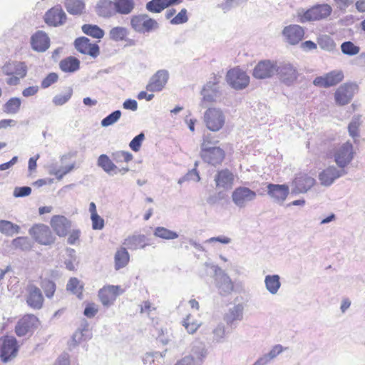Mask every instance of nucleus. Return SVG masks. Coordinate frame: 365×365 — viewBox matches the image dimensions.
<instances>
[{"label": "nucleus", "mask_w": 365, "mask_h": 365, "mask_svg": "<svg viewBox=\"0 0 365 365\" xmlns=\"http://www.w3.org/2000/svg\"><path fill=\"white\" fill-rule=\"evenodd\" d=\"M277 62L271 60L260 61L253 69L252 75L257 79L272 78L276 74Z\"/></svg>", "instance_id": "15"}, {"label": "nucleus", "mask_w": 365, "mask_h": 365, "mask_svg": "<svg viewBox=\"0 0 365 365\" xmlns=\"http://www.w3.org/2000/svg\"><path fill=\"white\" fill-rule=\"evenodd\" d=\"M20 232V227L9 220H0V232L6 236H13Z\"/></svg>", "instance_id": "42"}, {"label": "nucleus", "mask_w": 365, "mask_h": 365, "mask_svg": "<svg viewBox=\"0 0 365 365\" xmlns=\"http://www.w3.org/2000/svg\"><path fill=\"white\" fill-rule=\"evenodd\" d=\"M226 80L227 83L235 90L245 88L250 83V77L245 71L235 68L227 73Z\"/></svg>", "instance_id": "10"}, {"label": "nucleus", "mask_w": 365, "mask_h": 365, "mask_svg": "<svg viewBox=\"0 0 365 365\" xmlns=\"http://www.w3.org/2000/svg\"><path fill=\"white\" fill-rule=\"evenodd\" d=\"M115 269L118 270L125 267L129 262L130 256L125 247H121L115 254Z\"/></svg>", "instance_id": "37"}, {"label": "nucleus", "mask_w": 365, "mask_h": 365, "mask_svg": "<svg viewBox=\"0 0 365 365\" xmlns=\"http://www.w3.org/2000/svg\"><path fill=\"white\" fill-rule=\"evenodd\" d=\"M284 351V347L281 344L274 345L272 349L267 353L265 354L268 358L272 361L278 355H279Z\"/></svg>", "instance_id": "64"}, {"label": "nucleus", "mask_w": 365, "mask_h": 365, "mask_svg": "<svg viewBox=\"0 0 365 365\" xmlns=\"http://www.w3.org/2000/svg\"><path fill=\"white\" fill-rule=\"evenodd\" d=\"M316 180L307 174H299L292 182L294 187L292 192L294 194L307 192L314 185Z\"/></svg>", "instance_id": "26"}, {"label": "nucleus", "mask_w": 365, "mask_h": 365, "mask_svg": "<svg viewBox=\"0 0 365 365\" xmlns=\"http://www.w3.org/2000/svg\"><path fill=\"white\" fill-rule=\"evenodd\" d=\"M1 69L6 76H19L20 78H24L27 74V66L25 62L22 61L7 62Z\"/></svg>", "instance_id": "27"}, {"label": "nucleus", "mask_w": 365, "mask_h": 365, "mask_svg": "<svg viewBox=\"0 0 365 365\" xmlns=\"http://www.w3.org/2000/svg\"><path fill=\"white\" fill-rule=\"evenodd\" d=\"M144 139L145 135L143 133H140L135 136L129 143L130 149L134 152H138L140 150Z\"/></svg>", "instance_id": "58"}, {"label": "nucleus", "mask_w": 365, "mask_h": 365, "mask_svg": "<svg viewBox=\"0 0 365 365\" xmlns=\"http://www.w3.org/2000/svg\"><path fill=\"white\" fill-rule=\"evenodd\" d=\"M51 226L58 236L65 237L71 227V222L63 215H54L51 219Z\"/></svg>", "instance_id": "25"}, {"label": "nucleus", "mask_w": 365, "mask_h": 365, "mask_svg": "<svg viewBox=\"0 0 365 365\" xmlns=\"http://www.w3.org/2000/svg\"><path fill=\"white\" fill-rule=\"evenodd\" d=\"M182 326L185 327L189 334H194L200 327V323H198L190 315H188L183 319Z\"/></svg>", "instance_id": "51"}, {"label": "nucleus", "mask_w": 365, "mask_h": 365, "mask_svg": "<svg viewBox=\"0 0 365 365\" xmlns=\"http://www.w3.org/2000/svg\"><path fill=\"white\" fill-rule=\"evenodd\" d=\"M120 287L115 285L104 286L98 291V297L104 307L111 306L115 301L119 293Z\"/></svg>", "instance_id": "22"}, {"label": "nucleus", "mask_w": 365, "mask_h": 365, "mask_svg": "<svg viewBox=\"0 0 365 365\" xmlns=\"http://www.w3.org/2000/svg\"><path fill=\"white\" fill-rule=\"evenodd\" d=\"M115 11L121 15L130 14L135 8L134 0H115Z\"/></svg>", "instance_id": "35"}, {"label": "nucleus", "mask_w": 365, "mask_h": 365, "mask_svg": "<svg viewBox=\"0 0 365 365\" xmlns=\"http://www.w3.org/2000/svg\"><path fill=\"white\" fill-rule=\"evenodd\" d=\"M66 289L68 291L77 295L79 299L81 298L83 286L76 277H72L69 279L66 285Z\"/></svg>", "instance_id": "46"}, {"label": "nucleus", "mask_w": 365, "mask_h": 365, "mask_svg": "<svg viewBox=\"0 0 365 365\" xmlns=\"http://www.w3.org/2000/svg\"><path fill=\"white\" fill-rule=\"evenodd\" d=\"M212 341L215 343H221L225 337V327L222 323L218 324L212 330Z\"/></svg>", "instance_id": "53"}, {"label": "nucleus", "mask_w": 365, "mask_h": 365, "mask_svg": "<svg viewBox=\"0 0 365 365\" xmlns=\"http://www.w3.org/2000/svg\"><path fill=\"white\" fill-rule=\"evenodd\" d=\"M11 243L14 248L22 251L29 250L32 247L30 240L26 237H16L12 240Z\"/></svg>", "instance_id": "49"}, {"label": "nucleus", "mask_w": 365, "mask_h": 365, "mask_svg": "<svg viewBox=\"0 0 365 365\" xmlns=\"http://www.w3.org/2000/svg\"><path fill=\"white\" fill-rule=\"evenodd\" d=\"M92 221V228L93 230H101L104 227V220L98 214H93L91 216Z\"/></svg>", "instance_id": "62"}, {"label": "nucleus", "mask_w": 365, "mask_h": 365, "mask_svg": "<svg viewBox=\"0 0 365 365\" xmlns=\"http://www.w3.org/2000/svg\"><path fill=\"white\" fill-rule=\"evenodd\" d=\"M359 91L355 82H346L341 84L334 93L336 104L340 106L349 104Z\"/></svg>", "instance_id": "4"}, {"label": "nucleus", "mask_w": 365, "mask_h": 365, "mask_svg": "<svg viewBox=\"0 0 365 365\" xmlns=\"http://www.w3.org/2000/svg\"><path fill=\"white\" fill-rule=\"evenodd\" d=\"M111 158L113 159L114 163H119L123 162L128 163L133 160V156L130 152L118 150L112 153Z\"/></svg>", "instance_id": "48"}, {"label": "nucleus", "mask_w": 365, "mask_h": 365, "mask_svg": "<svg viewBox=\"0 0 365 365\" xmlns=\"http://www.w3.org/2000/svg\"><path fill=\"white\" fill-rule=\"evenodd\" d=\"M361 123V115H355L352 117L351 120L348 125V131L349 135L351 136L353 138L359 136V128Z\"/></svg>", "instance_id": "47"}, {"label": "nucleus", "mask_w": 365, "mask_h": 365, "mask_svg": "<svg viewBox=\"0 0 365 365\" xmlns=\"http://www.w3.org/2000/svg\"><path fill=\"white\" fill-rule=\"evenodd\" d=\"M38 318L34 314H27L22 317L15 327V332L19 336H24L31 333L37 327Z\"/></svg>", "instance_id": "18"}, {"label": "nucleus", "mask_w": 365, "mask_h": 365, "mask_svg": "<svg viewBox=\"0 0 365 365\" xmlns=\"http://www.w3.org/2000/svg\"><path fill=\"white\" fill-rule=\"evenodd\" d=\"M58 76L56 73H50L41 81V86L42 88H47L51 85L57 82Z\"/></svg>", "instance_id": "59"}, {"label": "nucleus", "mask_w": 365, "mask_h": 365, "mask_svg": "<svg viewBox=\"0 0 365 365\" xmlns=\"http://www.w3.org/2000/svg\"><path fill=\"white\" fill-rule=\"evenodd\" d=\"M354 158V147L351 143L346 142L336 148L333 153L334 161L341 169L346 170V167Z\"/></svg>", "instance_id": "3"}, {"label": "nucleus", "mask_w": 365, "mask_h": 365, "mask_svg": "<svg viewBox=\"0 0 365 365\" xmlns=\"http://www.w3.org/2000/svg\"><path fill=\"white\" fill-rule=\"evenodd\" d=\"M75 48L83 54H88L96 58L100 54V47L96 43H91L88 38L78 37L74 41Z\"/></svg>", "instance_id": "19"}, {"label": "nucleus", "mask_w": 365, "mask_h": 365, "mask_svg": "<svg viewBox=\"0 0 365 365\" xmlns=\"http://www.w3.org/2000/svg\"><path fill=\"white\" fill-rule=\"evenodd\" d=\"M29 233L36 242L43 245H51L56 240L50 228L43 224L34 225L29 229Z\"/></svg>", "instance_id": "8"}, {"label": "nucleus", "mask_w": 365, "mask_h": 365, "mask_svg": "<svg viewBox=\"0 0 365 365\" xmlns=\"http://www.w3.org/2000/svg\"><path fill=\"white\" fill-rule=\"evenodd\" d=\"M234 175L228 169H223L217 171L215 175L216 187L227 190L232 188L234 183Z\"/></svg>", "instance_id": "29"}, {"label": "nucleus", "mask_w": 365, "mask_h": 365, "mask_svg": "<svg viewBox=\"0 0 365 365\" xmlns=\"http://www.w3.org/2000/svg\"><path fill=\"white\" fill-rule=\"evenodd\" d=\"M59 67L65 73H74L80 68V61L74 56H68L60 61Z\"/></svg>", "instance_id": "34"}, {"label": "nucleus", "mask_w": 365, "mask_h": 365, "mask_svg": "<svg viewBox=\"0 0 365 365\" xmlns=\"http://www.w3.org/2000/svg\"><path fill=\"white\" fill-rule=\"evenodd\" d=\"M96 12L101 17L113 16L115 13L114 2L110 0H99L96 6Z\"/></svg>", "instance_id": "31"}, {"label": "nucleus", "mask_w": 365, "mask_h": 365, "mask_svg": "<svg viewBox=\"0 0 365 365\" xmlns=\"http://www.w3.org/2000/svg\"><path fill=\"white\" fill-rule=\"evenodd\" d=\"M44 20L49 26H58L66 22V14L61 6H56L46 11Z\"/></svg>", "instance_id": "24"}, {"label": "nucleus", "mask_w": 365, "mask_h": 365, "mask_svg": "<svg viewBox=\"0 0 365 365\" xmlns=\"http://www.w3.org/2000/svg\"><path fill=\"white\" fill-rule=\"evenodd\" d=\"M120 116L121 111L120 110H116L105 117L101 120V124L103 127L112 125L120 119Z\"/></svg>", "instance_id": "52"}, {"label": "nucleus", "mask_w": 365, "mask_h": 365, "mask_svg": "<svg viewBox=\"0 0 365 365\" xmlns=\"http://www.w3.org/2000/svg\"><path fill=\"white\" fill-rule=\"evenodd\" d=\"M201 95L202 96V103L215 101L217 96L216 83L208 82L205 85L202 89Z\"/></svg>", "instance_id": "38"}, {"label": "nucleus", "mask_w": 365, "mask_h": 365, "mask_svg": "<svg viewBox=\"0 0 365 365\" xmlns=\"http://www.w3.org/2000/svg\"><path fill=\"white\" fill-rule=\"evenodd\" d=\"M97 165L109 175L117 174L118 167L112 158L106 154H101L97 160Z\"/></svg>", "instance_id": "32"}, {"label": "nucleus", "mask_w": 365, "mask_h": 365, "mask_svg": "<svg viewBox=\"0 0 365 365\" xmlns=\"http://www.w3.org/2000/svg\"><path fill=\"white\" fill-rule=\"evenodd\" d=\"M31 46L34 51L44 52L49 48L50 38L45 32L38 31L31 37Z\"/></svg>", "instance_id": "28"}, {"label": "nucleus", "mask_w": 365, "mask_h": 365, "mask_svg": "<svg viewBox=\"0 0 365 365\" xmlns=\"http://www.w3.org/2000/svg\"><path fill=\"white\" fill-rule=\"evenodd\" d=\"M73 96V88L71 87H68L65 89V91L61 93L56 94L53 96L52 99V103L56 106H61L65 105L69 100Z\"/></svg>", "instance_id": "44"}, {"label": "nucleus", "mask_w": 365, "mask_h": 365, "mask_svg": "<svg viewBox=\"0 0 365 365\" xmlns=\"http://www.w3.org/2000/svg\"><path fill=\"white\" fill-rule=\"evenodd\" d=\"M256 197V192L245 186L236 187L232 193V202L239 208L245 207L249 202L254 201Z\"/></svg>", "instance_id": "11"}, {"label": "nucleus", "mask_w": 365, "mask_h": 365, "mask_svg": "<svg viewBox=\"0 0 365 365\" xmlns=\"http://www.w3.org/2000/svg\"><path fill=\"white\" fill-rule=\"evenodd\" d=\"M153 235L163 240H175L178 237V234L164 227H156L153 231Z\"/></svg>", "instance_id": "45"}, {"label": "nucleus", "mask_w": 365, "mask_h": 365, "mask_svg": "<svg viewBox=\"0 0 365 365\" xmlns=\"http://www.w3.org/2000/svg\"><path fill=\"white\" fill-rule=\"evenodd\" d=\"M123 245L126 249L136 250L149 245L148 239L145 235H133L125 239Z\"/></svg>", "instance_id": "30"}, {"label": "nucleus", "mask_w": 365, "mask_h": 365, "mask_svg": "<svg viewBox=\"0 0 365 365\" xmlns=\"http://www.w3.org/2000/svg\"><path fill=\"white\" fill-rule=\"evenodd\" d=\"M130 26L135 32L145 34L158 29L159 24L148 14H141L131 16Z\"/></svg>", "instance_id": "2"}, {"label": "nucleus", "mask_w": 365, "mask_h": 365, "mask_svg": "<svg viewBox=\"0 0 365 365\" xmlns=\"http://www.w3.org/2000/svg\"><path fill=\"white\" fill-rule=\"evenodd\" d=\"M18 345L16 339L13 336L0 338V358L4 363L16 356Z\"/></svg>", "instance_id": "13"}, {"label": "nucleus", "mask_w": 365, "mask_h": 365, "mask_svg": "<svg viewBox=\"0 0 365 365\" xmlns=\"http://www.w3.org/2000/svg\"><path fill=\"white\" fill-rule=\"evenodd\" d=\"M264 284L267 290L272 294H276L280 287V277L278 274H268L265 276Z\"/></svg>", "instance_id": "36"}, {"label": "nucleus", "mask_w": 365, "mask_h": 365, "mask_svg": "<svg viewBox=\"0 0 365 365\" xmlns=\"http://www.w3.org/2000/svg\"><path fill=\"white\" fill-rule=\"evenodd\" d=\"M26 303L34 309H40L43 307V297L41 289L34 284L28 285L26 288Z\"/></svg>", "instance_id": "23"}, {"label": "nucleus", "mask_w": 365, "mask_h": 365, "mask_svg": "<svg viewBox=\"0 0 365 365\" xmlns=\"http://www.w3.org/2000/svg\"><path fill=\"white\" fill-rule=\"evenodd\" d=\"M98 309L94 303H89L86 305L83 314L88 318H93L97 314Z\"/></svg>", "instance_id": "63"}, {"label": "nucleus", "mask_w": 365, "mask_h": 365, "mask_svg": "<svg viewBox=\"0 0 365 365\" xmlns=\"http://www.w3.org/2000/svg\"><path fill=\"white\" fill-rule=\"evenodd\" d=\"M145 8L153 13H160L165 9L161 0H151L146 4Z\"/></svg>", "instance_id": "55"}, {"label": "nucleus", "mask_w": 365, "mask_h": 365, "mask_svg": "<svg viewBox=\"0 0 365 365\" xmlns=\"http://www.w3.org/2000/svg\"><path fill=\"white\" fill-rule=\"evenodd\" d=\"M282 34L287 43L291 45H296L303 39L304 30L299 25L291 24L285 26Z\"/></svg>", "instance_id": "21"}, {"label": "nucleus", "mask_w": 365, "mask_h": 365, "mask_svg": "<svg viewBox=\"0 0 365 365\" xmlns=\"http://www.w3.org/2000/svg\"><path fill=\"white\" fill-rule=\"evenodd\" d=\"M277 67L276 74L284 84L290 86L297 80L299 72L297 66L293 63L288 61L279 62Z\"/></svg>", "instance_id": "5"}, {"label": "nucleus", "mask_w": 365, "mask_h": 365, "mask_svg": "<svg viewBox=\"0 0 365 365\" xmlns=\"http://www.w3.org/2000/svg\"><path fill=\"white\" fill-rule=\"evenodd\" d=\"M210 268L215 273V283L219 294L222 296L230 294L234 288L230 277L217 265H210Z\"/></svg>", "instance_id": "6"}, {"label": "nucleus", "mask_w": 365, "mask_h": 365, "mask_svg": "<svg viewBox=\"0 0 365 365\" xmlns=\"http://www.w3.org/2000/svg\"><path fill=\"white\" fill-rule=\"evenodd\" d=\"M341 52L347 56H354L359 53V46L355 45L351 41H344L341 45Z\"/></svg>", "instance_id": "50"}, {"label": "nucleus", "mask_w": 365, "mask_h": 365, "mask_svg": "<svg viewBox=\"0 0 365 365\" xmlns=\"http://www.w3.org/2000/svg\"><path fill=\"white\" fill-rule=\"evenodd\" d=\"M65 6L67 11L73 15L81 14L85 9L83 0H66Z\"/></svg>", "instance_id": "39"}, {"label": "nucleus", "mask_w": 365, "mask_h": 365, "mask_svg": "<svg viewBox=\"0 0 365 365\" xmlns=\"http://www.w3.org/2000/svg\"><path fill=\"white\" fill-rule=\"evenodd\" d=\"M129 34V31L123 26H115L108 33L109 38L113 41H123Z\"/></svg>", "instance_id": "40"}, {"label": "nucleus", "mask_w": 365, "mask_h": 365, "mask_svg": "<svg viewBox=\"0 0 365 365\" xmlns=\"http://www.w3.org/2000/svg\"><path fill=\"white\" fill-rule=\"evenodd\" d=\"M187 11L186 9H182L180 11L170 20L173 25H179L186 23L188 21Z\"/></svg>", "instance_id": "57"}, {"label": "nucleus", "mask_w": 365, "mask_h": 365, "mask_svg": "<svg viewBox=\"0 0 365 365\" xmlns=\"http://www.w3.org/2000/svg\"><path fill=\"white\" fill-rule=\"evenodd\" d=\"M21 100L18 97H13L8 100L3 106V110L7 114H16L21 108Z\"/></svg>", "instance_id": "41"}, {"label": "nucleus", "mask_w": 365, "mask_h": 365, "mask_svg": "<svg viewBox=\"0 0 365 365\" xmlns=\"http://www.w3.org/2000/svg\"><path fill=\"white\" fill-rule=\"evenodd\" d=\"M332 12V8L327 4H316L311 8L297 11L298 21L304 24L326 19Z\"/></svg>", "instance_id": "1"}, {"label": "nucleus", "mask_w": 365, "mask_h": 365, "mask_svg": "<svg viewBox=\"0 0 365 365\" xmlns=\"http://www.w3.org/2000/svg\"><path fill=\"white\" fill-rule=\"evenodd\" d=\"M31 193V188L29 186L16 187L14 190L15 197H24L29 196Z\"/></svg>", "instance_id": "61"}, {"label": "nucleus", "mask_w": 365, "mask_h": 365, "mask_svg": "<svg viewBox=\"0 0 365 365\" xmlns=\"http://www.w3.org/2000/svg\"><path fill=\"white\" fill-rule=\"evenodd\" d=\"M267 195L272 200L282 205L289 193V187L286 184L268 183L267 185Z\"/></svg>", "instance_id": "20"}, {"label": "nucleus", "mask_w": 365, "mask_h": 365, "mask_svg": "<svg viewBox=\"0 0 365 365\" xmlns=\"http://www.w3.org/2000/svg\"><path fill=\"white\" fill-rule=\"evenodd\" d=\"M225 155V151L219 147H205V144H201L200 156L208 164L214 166L220 164Z\"/></svg>", "instance_id": "12"}, {"label": "nucleus", "mask_w": 365, "mask_h": 365, "mask_svg": "<svg viewBox=\"0 0 365 365\" xmlns=\"http://www.w3.org/2000/svg\"><path fill=\"white\" fill-rule=\"evenodd\" d=\"M168 79L169 72L167 70H158L150 78V81L146 86V89L150 92L161 91L166 86Z\"/></svg>", "instance_id": "17"}, {"label": "nucleus", "mask_w": 365, "mask_h": 365, "mask_svg": "<svg viewBox=\"0 0 365 365\" xmlns=\"http://www.w3.org/2000/svg\"><path fill=\"white\" fill-rule=\"evenodd\" d=\"M344 78L341 70H334L324 76H317L313 81V84L320 88H329L339 83Z\"/></svg>", "instance_id": "14"}, {"label": "nucleus", "mask_w": 365, "mask_h": 365, "mask_svg": "<svg viewBox=\"0 0 365 365\" xmlns=\"http://www.w3.org/2000/svg\"><path fill=\"white\" fill-rule=\"evenodd\" d=\"M81 29L85 34L95 38H102L105 35L104 31L98 26L94 24H83Z\"/></svg>", "instance_id": "43"}, {"label": "nucleus", "mask_w": 365, "mask_h": 365, "mask_svg": "<svg viewBox=\"0 0 365 365\" xmlns=\"http://www.w3.org/2000/svg\"><path fill=\"white\" fill-rule=\"evenodd\" d=\"M346 170L341 169L336 165H329L319 173L320 184L324 187L331 186L337 179L346 175Z\"/></svg>", "instance_id": "9"}, {"label": "nucleus", "mask_w": 365, "mask_h": 365, "mask_svg": "<svg viewBox=\"0 0 365 365\" xmlns=\"http://www.w3.org/2000/svg\"><path fill=\"white\" fill-rule=\"evenodd\" d=\"M41 287L48 298H51L56 291V284L49 279H44L41 282Z\"/></svg>", "instance_id": "54"}, {"label": "nucleus", "mask_w": 365, "mask_h": 365, "mask_svg": "<svg viewBox=\"0 0 365 365\" xmlns=\"http://www.w3.org/2000/svg\"><path fill=\"white\" fill-rule=\"evenodd\" d=\"M247 1L248 0H226L220 5V7L224 11V12H227L232 8L240 6V5L245 4Z\"/></svg>", "instance_id": "56"}, {"label": "nucleus", "mask_w": 365, "mask_h": 365, "mask_svg": "<svg viewBox=\"0 0 365 365\" xmlns=\"http://www.w3.org/2000/svg\"><path fill=\"white\" fill-rule=\"evenodd\" d=\"M204 122L208 130L217 132L224 126L225 116L219 108H208L204 114Z\"/></svg>", "instance_id": "7"}, {"label": "nucleus", "mask_w": 365, "mask_h": 365, "mask_svg": "<svg viewBox=\"0 0 365 365\" xmlns=\"http://www.w3.org/2000/svg\"><path fill=\"white\" fill-rule=\"evenodd\" d=\"M244 307L242 304L235 305L230 308L224 316V320L229 326H232L235 321H241L243 317Z\"/></svg>", "instance_id": "33"}, {"label": "nucleus", "mask_w": 365, "mask_h": 365, "mask_svg": "<svg viewBox=\"0 0 365 365\" xmlns=\"http://www.w3.org/2000/svg\"><path fill=\"white\" fill-rule=\"evenodd\" d=\"M189 355L197 365H202L209 355V349L205 342L200 339L194 340L190 344Z\"/></svg>", "instance_id": "16"}, {"label": "nucleus", "mask_w": 365, "mask_h": 365, "mask_svg": "<svg viewBox=\"0 0 365 365\" xmlns=\"http://www.w3.org/2000/svg\"><path fill=\"white\" fill-rule=\"evenodd\" d=\"M319 45L321 48L327 51H331L334 48V41L328 36H323L319 41Z\"/></svg>", "instance_id": "60"}]
</instances>
